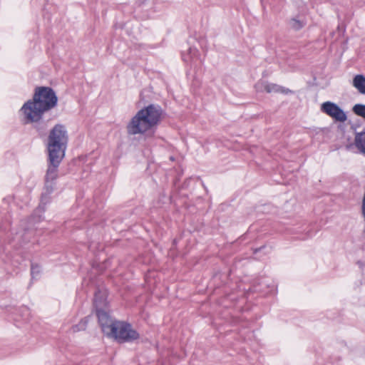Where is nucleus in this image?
Segmentation results:
<instances>
[{
    "instance_id": "6ab92c4d",
    "label": "nucleus",
    "mask_w": 365,
    "mask_h": 365,
    "mask_svg": "<svg viewBox=\"0 0 365 365\" xmlns=\"http://www.w3.org/2000/svg\"><path fill=\"white\" fill-rule=\"evenodd\" d=\"M357 264L361 269H364V267H365V262L359 261L357 262Z\"/></svg>"
},
{
    "instance_id": "1a4fd4ad",
    "label": "nucleus",
    "mask_w": 365,
    "mask_h": 365,
    "mask_svg": "<svg viewBox=\"0 0 365 365\" xmlns=\"http://www.w3.org/2000/svg\"><path fill=\"white\" fill-rule=\"evenodd\" d=\"M96 314L102 331L108 337L110 334L115 330V326L118 320L113 319L106 310H99L96 312Z\"/></svg>"
},
{
    "instance_id": "39448f33",
    "label": "nucleus",
    "mask_w": 365,
    "mask_h": 365,
    "mask_svg": "<svg viewBox=\"0 0 365 365\" xmlns=\"http://www.w3.org/2000/svg\"><path fill=\"white\" fill-rule=\"evenodd\" d=\"M48 162V166L44 178V187L41 193V202L36 212H44L45 205L49 202V195L53 193L56 186V180L58 177V167L60 163Z\"/></svg>"
},
{
    "instance_id": "2eb2a0df",
    "label": "nucleus",
    "mask_w": 365,
    "mask_h": 365,
    "mask_svg": "<svg viewBox=\"0 0 365 365\" xmlns=\"http://www.w3.org/2000/svg\"><path fill=\"white\" fill-rule=\"evenodd\" d=\"M352 111L354 114L365 119V104L357 103L353 106Z\"/></svg>"
},
{
    "instance_id": "f03ea898",
    "label": "nucleus",
    "mask_w": 365,
    "mask_h": 365,
    "mask_svg": "<svg viewBox=\"0 0 365 365\" xmlns=\"http://www.w3.org/2000/svg\"><path fill=\"white\" fill-rule=\"evenodd\" d=\"M164 111L158 104L150 103L139 110L126 126L130 135H143L154 131L161 122Z\"/></svg>"
},
{
    "instance_id": "7ed1b4c3",
    "label": "nucleus",
    "mask_w": 365,
    "mask_h": 365,
    "mask_svg": "<svg viewBox=\"0 0 365 365\" xmlns=\"http://www.w3.org/2000/svg\"><path fill=\"white\" fill-rule=\"evenodd\" d=\"M68 143V135L66 128L63 124H56L50 130L46 150L48 152L47 161L61 163L65 157V153Z\"/></svg>"
},
{
    "instance_id": "ddd939ff",
    "label": "nucleus",
    "mask_w": 365,
    "mask_h": 365,
    "mask_svg": "<svg viewBox=\"0 0 365 365\" xmlns=\"http://www.w3.org/2000/svg\"><path fill=\"white\" fill-rule=\"evenodd\" d=\"M354 143L360 152L365 155V132L356 134Z\"/></svg>"
},
{
    "instance_id": "a211bd4d",
    "label": "nucleus",
    "mask_w": 365,
    "mask_h": 365,
    "mask_svg": "<svg viewBox=\"0 0 365 365\" xmlns=\"http://www.w3.org/2000/svg\"><path fill=\"white\" fill-rule=\"evenodd\" d=\"M197 53H198V51L195 48L190 47L189 48V55L182 54V60L185 62H187L190 60V58L192 59L195 56H197Z\"/></svg>"
},
{
    "instance_id": "f3484780",
    "label": "nucleus",
    "mask_w": 365,
    "mask_h": 365,
    "mask_svg": "<svg viewBox=\"0 0 365 365\" xmlns=\"http://www.w3.org/2000/svg\"><path fill=\"white\" fill-rule=\"evenodd\" d=\"M41 272V267L37 264L31 263V278L36 279L39 277Z\"/></svg>"
},
{
    "instance_id": "f8f14e48",
    "label": "nucleus",
    "mask_w": 365,
    "mask_h": 365,
    "mask_svg": "<svg viewBox=\"0 0 365 365\" xmlns=\"http://www.w3.org/2000/svg\"><path fill=\"white\" fill-rule=\"evenodd\" d=\"M353 86L363 95H365V76L362 74H358L353 78Z\"/></svg>"
},
{
    "instance_id": "4468645a",
    "label": "nucleus",
    "mask_w": 365,
    "mask_h": 365,
    "mask_svg": "<svg viewBox=\"0 0 365 365\" xmlns=\"http://www.w3.org/2000/svg\"><path fill=\"white\" fill-rule=\"evenodd\" d=\"M288 24L290 29L294 31H299L305 26V22L297 18H292L289 20Z\"/></svg>"
},
{
    "instance_id": "dca6fc26",
    "label": "nucleus",
    "mask_w": 365,
    "mask_h": 365,
    "mask_svg": "<svg viewBox=\"0 0 365 365\" xmlns=\"http://www.w3.org/2000/svg\"><path fill=\"white\" fill-rule=\"evenodd\" d=\"M88 322V319L87 317L82 319L78 324L72 327L73 331L78 332L86 329Z\"/></svg>"
},
{
    "instance_id": "6e6552de",
    "label": "nucleus",
    "mask_w": 365,
    "mask_h": 365,
    "mask_svg": "<svg viewBox=\"0 0 365 365\" xmlns=\"http://www.w3.org/2000/svg\"><path fill=\"white\" fill-rule=\"evenodd\" d=\"M321 111L334 120L344 122L347 119L346 113L335 103L326 101L321 105Z\"/></svg>"
},
{
    "instance_id": "0eeeda50",
    "label": "nucleus",
    "mask_w": 365,
    "mask_h": 365,
    "mask_svg": "<svg viewBox=\"0 0 365 365\" xmlns=\"http://www.w3.org/2000/svg\"><path fill=\"white\" fill-rule=\"evenodd\" d=\"M24 116L26 124H32L33 128L38 133L40 137L47 134L48 128V120L45 119L46 113H38L34 110H20Z\"/></svg>"
},
{
    "instance_id": "aec40b11",
    "label": "nucleus",
    "mask_w": 365,
    "mask_h": 365,
    "mask_svg": "<svg viewBox=\"0 0 365 365\" xmlns=\"http://www.w3.org/2000/svg\"><path fill=\"white\" fill-rule=\"evenodd\" d=\"M145 1V0H137L136 4L138 5V6H140Z\"/></svg>"
},
{
    "instance_id": "4be33fe9",
    "label": "nucleus",
    "mask_w": 365,
    "mask_h": 365,
    "mask_svg": "<svg viewBox=\"0 0 365 365\" xmlns=\"http://www.w3.org/2000/svg\"><path fill=\"white\" fill-rule=\"evenodd\" d=\"M312 235H310V234H308V235H307V237H312Z\"/></svg>"
},
{
    "instance_id": "9b49d317",
    "label": "nucleus",
    "mask_w": 365,
    "mask_h": 365,
    "mask_svg": "<svg viewBox=\"0 0 365 365\" xmlns=\"http://www.w3.org/2000/svg\"><path fill=\"white\" fill-rule=\"evenodd\" d=\"M264 89L267 93H285V94L292 93V91H290L289 89L286 88L282 86H280L277 84H274V83H266L264 85Z\"/></svg>"
},
{
    "instance_id": "f257e3e1",
    "label": "nucleus",
    "mask_w": 365,
    "mask_h": 365,
    "mask_svg": "<svg viewBox=\"0 0 365 365\" xmlns=\"http://www.w3.org/2000/svg\"><path fill=\"white\" fill-rule=\"evenodd\" d=\"M24 224L21 222V227L14 230L10 228V216L0 222L1 259L4 272L9 276H16L25 269V257L21 249H29L36 242L35 230L26 227Z\"/></svg>"
},
{
    "instance_id": "423d86ee",
    "label": "nucleus",
    "mask_w": 365,
    "mask_h": 365,
    "mask_svg": "<svg viewBox=\"0 0 365 365\" xmlns=\"http://www.w3.org/2000/svg\"><path fill=\"white\" fill-rule=\"evenodd\" d=\"M115 328L108 338L114 339L118 343H130L140 338L139 333L128 322L118 321Z\"/></svg>"
},
{
    "instance_id": "412c9836",
    "label": "nucleus",
    "mask_w": 365,
    "mask_h": 365,
    "mask_svg": "<svg viewBox=\"0 0 365 365\" xmlns=\"http://www.w3.org/2000/svg\"><path fill=\"white\" fill-rule=\"evenodd\" d=\"M9 198H4V201H7Z\"/></svg>"
},
{
    "instance_id": "9d476101",
    "label": "nucleus",
    "mask_w": 365,
    "mask_h": 365,
    "mask_svg": "<svg viewBox=\"0 0 365 365\" xmlns=\"http://www.w3.org/2000/svg\"><path fill=\"white\" fill-rule=\"evenodd\" d=\"M93 305L96 309V312H98L99 310H105L104 309L108 305V302L105 293L102 292L101 290H98L95 292Z\"/></svg>"
},
{
    "instance_id": "20e7f679",
    "label": "nucleus",
    "mask_w": 365,
    "mask_h": 365,
    "mask_svg": "<svg viewBox=\"0 0 365 365\" xmlns=\"http://www.w3.org/2000/svg\"><path fill=\"white\" fill-rule=\"evenodd\" d=\"M58 104V96L54 90L48 86L36 87L32 99L24 103L21 110L46 113Z\"/></svg>"
}]
</instances>
